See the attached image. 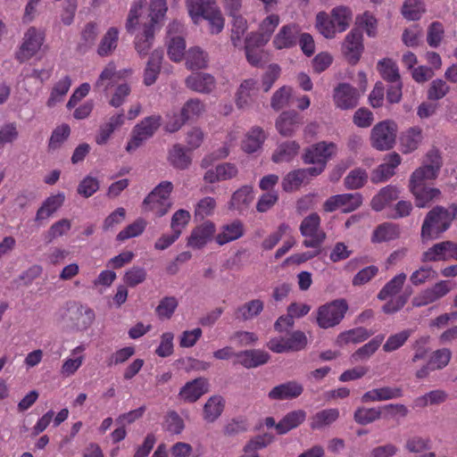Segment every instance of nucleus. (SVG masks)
Here are the masks:
<instances>
[{"label":"nucleus","mask_w":457,"mask_h":457,"mask_svg":"<svg viewBox=\"0 0 457 457\" xmlns=\"http://www.w3.org/2000/svg\"><path fill=\"white\" fill-rule=\"evenodd\" d=\"M303 392V386L297 381H287L274 386L268 394L270 400L282 401L294 399Z\"/></svg>","instance_id":"23"},{"label":"nucleus","mask_w":457,"mask_h":457,"mask_svg":"<svg viewBox=\"0 0 457 457\" xmlns=\"http://www.w3.org/2000/svg\"><path fill=\"white\" fill-rule=\"evenodd\" d=\"M119 34V29L116 27H110L105 31L97 47V54L100 56L112 54L118 46Z\"/></svg>","instance_id":"39"},{"label":"nucleus","mask_w":457,"mask_h":457,"mask_svg":"<svg viewBox=\"0 0 457 457\" xmlns=\"http://www.w3.org/2000/svg\"><path fill=\"white\" fill-rule=\"evenodd\" d=\"M224 402L220 396L210 397L204 406V419L207 422L216 420L223 411Z\"/></svg>","instance_id":"56"},{"label":"nucleus","mask_w":457,"mask_h":457,"mask_svg":"<svg viewBox=\"0 0 457 457\" xmlns=\"http://www.w3.org/2000/svg\"><path fill=\"white\" fill-rule=\"evenodd\" d=\"M437 176L438 171L436 170V166L430 168L428 164H423L412 172L409 186L425 185L428 180L436 179Z\"/></svg>","instance_id":"58"},{"label":"nucleus","mask_w":457,"mask_h":457,"mask_svg":"<svg viewBox=\"0 0 457 457\" xmlns=\"http://www.w3.org/2000/svg\"><path fill=\"white\" fill-rule=\"evenodd\" d=\"M46 40L44 29L29 27L23 34L21 43L15 53L20 62H25L36 56L42 49Z\"/></svg>","instance_id":"5"},{"label":"nucleus","mask_w":457,"mask_h":457,"mask_svg":"<svg viewBox=\"0 0 457 457\" xmlns=\"http://www.w3.org/2000/svg\"><path fill=\"white\" fill-rule=\"evenodd\" d=\"M203 19L207 21L211 34H219L222 31L225 20L217 6L208 7Z\"/></svg>","instance_id":"57"},{"label":"nucleus","mask_w":457,"mask_h":457,"mask_svg":"<svg viewBox=\"0 0 457 457\" xmlns=\"http://www.w3.org/2000/svg\"><path fill=\"white\" fill-rule=\"evenodd\" d=\"M162 53L155 50L152 53L144 72V83L145 86L153 85L159 75Z\"/></svg>","instance_id":"43"},{"label":"nucleus","mask_w":457,"mask_h":457,"mask_svg":"<svg viewBox=\"0 0 457 457\" xmlns=\"http://www.w3.org/2000/svg\"><path fill=\"white\" fill-rule=\"evenodd\" d=\"M237 174V168L230 162H224L217 165L214 169L208 170L204 179L207 183H215L218 181L231 179Z\"/></svg>","instance_id":"30"},{"label":"nucleus","mask_w":457,"mask_h":457,"mask_svg":"<svg viewBox=\"0 0 457 457\" xmlns=\"http://www.w3.org/2000/svg\"><path fill=\"white\" fill-rule=\"evenodd\" d=\"M64 198L65 197L62 193H58L49 196L38 209L36 219L39 220L49 218L62 205Z\"/></svg>","instance_id":"49"},{"label":"nucleus","mask_w":457,"mask_h":457,"mask_svg":"<svg viewBox=\"0 0 457 457\" xmlns=\"http://www.w3.org/2000/svg\"><path fill=\"white\" fill-rule=\"evenodd\" d=\"M131 72V70L127 69L117 70L115 63L110 62L101 71L95 81L94 87L96 90L106 94L116 85L118 80L129 76Z\"/></svg>","instance_id":"11"},{"label":"nucleus","mask_w":457,"mask_h":457,"mask_svg":"<svg viewBox=\"0 0 457 457\" xmlns=\"http://www.w3.org/2000/svg\"><path fill=\"white\" fill-rule=\"evenodd\" d=\"M356 25L362 29L370 37H376L378 35V20L376 17L369 12L358 15L356 17Z\"/></svg>","instance_id":"61"},{"label":"nucleus","mask_w":457,"mask_h":457,"mask_svg":"<svg viewBox=\"0 0 457 457\" xmlns=\"http://www.w3.org/2000/svg\"><path fill=\"white\" fill-rule=\"evenodd\" d=\"M333 97L337 107L345 110L353 108L357 104L359 94L353 87L343 83L335 88Z\"/></svg>","instance_id":"22"},{"label":"nucleus","mask_w":457,"mask_h":457,"mask_svg":"<svg viewBox=\"0 0 457 457\" xmlns=\"http://www.w3.org/2000/svg\"><path fill=\"white\" fill-rule=\"evenodd\" d=\"M183 25L179 21H171L167 27V52L173 62H180L186 54V43L183 37Z\"/></svg>","instance_id":"9"},{"label":"nucleus","mask_w":457,"mask_h":457,"mask_svg":"<svg viewBox=\"0 0 457 457\" xmlns=\"http://www.w3.org/2000/svg\"><path fill=\"white\" fill-rule=\"evenodd\" d=\"M426 12L422 0H405L402 7V14L409 21H418Z\"/></svg>","instance_id":"59"},{"label":"nucleus","mask_w":457,"mask_h":457,"mask_svg":"<svg viewBox=\"0 0 457 457\" xmlns=\"http://www.w3.org/2000/svg\"><path fill=\"white\" fill-rule=\"evenodd\" d=\"M207 54L200 47L195 46L188 49L186 55V62L190 69H201L206 66Z\"/></svg>","instance_id":"64"},{"label":"nucleus","mask_w":457,"mask_h":457,"mask_svg":"<svg viewBox=\"0 0 457 457\" xmlns=\"http://www.w3.org/2000/svg\"><path fill=\"white\" fill-rule=\"evenodd\" d=\"M398 126L392 120L377 123L370 130V141L373 148L378 151L392 149L396 142Z\"/></svg>","instance_id":"8"},{"label":"nucleus","mask_w":457,"mask_h":457,"mask_svg":"<svg viewBox=\"0 0 457 457\" xmlns=\"http://www.w3.org/2000/svg\"><path fill=\"white\" fill-rule=\"evenodd\" d=\"M273 436L269 434L257 436L245 444L243 448V457H260L259 451L270 445Z\"/></svg>","instance_id":"44"},{"label":"nucleus","mask_w":457,"mask_h":457,"mask_svg":"<svg viewBox=\"0 0 457 457\" xmlns=\"http://www.w3.org/2000/svg\"><path fill=\"white\" fill-rule=\"evenodd\" d=\"M400 231L396 225L392 223H383L377 227L372 233L371 242L380 244L394 240L399 237Z\"/></svg>","instance_id":"46"},{"label":"nucleus","mask_w":457,"mask_h":457,"mask_svg":"<svg viewBox=\"0 0 457 457\" xmlns=\"http://www.w3.org/2000/svg\"><path fill=\"white\" fill-rule=\"evenodd\" d=\"M453 288V284L451 281L440 280L433 287H428L415 295L412 299V304L420 307L432 303L446 295Z\"/></svg>","instance_id":"12"},{"label":"nucleus","mask_w":457,"mask_h":457,"mask_svg":"<svg viewBox=\"0 0 457 457\" xmlns=\"http://www.w3.org/2000/svg\"><path fill=\"white\" fill-rule=\"evenodd\" d=\"M188 14L195 24L202 20L208 7H212L211 0H186Z\"/></svg>","instance_id":"53"},{"label":"nucleus","mask_w":457,"mask_h":457,"mask_svg":"<svg viewBox=\"0 0 457 457\" xmlns=\"http://www.w3.org/2000/svg\"><path fill=\"white\" fill-rule=\"evenodd\" d=\"M409 189L413 195L415 205L418 208H426L432 202L438 201L442 196L439 188L425 185L409 186Z\"/></svg>","instance_id":"19"},{"label":"nucleus","mask_w":457,"mask_h":457,"mask_svg":"<svg viewBox=\"0 0 457 457\" xmlns=\"http://www.w3.org/2000/svg\"><path fill=\"white\" fill-rule=\"evenodd\" d=\"M406 280V275L404 273H399L389 280L378 294L380 300H386L389 297L399 295L404 282Z\"/></svg>","instance_id":"55"},{"label":"nucleus","mask_w":457,"mask_h":457,"mask_svg":"<svg viewBox=\"0 0 457 457\" xmlns=\"http://www.w3.org/2000/svg\"><path fill=\"white\" fill-rule=\"evenodd\" d=\"M348 310L345 299H337L320 305L316 311V322L321 328L327 329L338 325Z\"/></svg>","instance_id":"7"},{"label":"nucleus","mask_w":457,"mask_h":457,"mask_svg":"<svg viewBox=\"0 0 457 457\" xmlns=\"http://www.w3.org/2000/svg\"><path fill=\"white\" fill-rule=\"evenodd\" d=\"M339 417V411L337 408L325 409L318 411L312 417L311 427L313 429L324 428L334 423Z\"/></svg>","instance_id":"48"},{"label":"nucleus","mask_w":457,"mask_h":457,"mask_svg":"<svg viewBox=\"0 0 457 457\" xmlns=\"http://www.w3.org/2000/svg\"><path fill=\"white\" fill-rule=\"evenodd\" d=\"M216 228L213 222L206 220L195 227L187 238V245L194 249H201L212 240Z\"/></svg>","instance_id":"17"},{"label":"nucleus","mask_w":457,"mask_h":457,"mask_svg":"<svg viewBox=\"0 0 457 457\" xmlns=\"http://www.w3.org/2000/svg\"><path fill=\"white\" fill-rule=\"evenodd\" d=\"M313 177L310 168L295 170L283 179L282 187L287 192L297 190L303 182Z\"/></svg>","instance_id":"35"},{"label":"nucleus","mask_w":457,"mask_h":457,"mask_svg":"<svg viewBox=\"0 0 457 457\" xmlns=\"http://www.w3.org/2000/svg\"><path fill=\"white\" fill-rule=\"evenodd\" d=\"M263 310V302L260 299L249 301L240 306L237 311V318L247 320H252Z\"/></svg>","instance_id":"60"},{"label":"nucleus","mask_w":457,"mask_h":457,"mask_svg":"<svg viewBox=\"0 0 457 457\" xmlns=\"http://www.w3.org/2000/svg\"><path fill=\"white\" fill-rule=\"evenodd\" d=\"M125 123L123 113H116L111 116L98 129L95 140L98 145H104L112 137L115 130L121 128Z\"/></svg>","instance_id":"24"},{"label":"nucleus","mask_w":457,"mask_h":457,"mask_svg":"<svg viewBox=\"0 0 457 457\" xmlns=\"http://www.w3.org/2000/svg\"><path fill=\"white\" fill-rule=\"evenodd\" d=\"M452 241H443L433 245L421 254V262H436L451 260Z\"/></svg>","instance_id":"26"},{"label":"nucleus","mask_w":457,"mask_h":457,"mask_svg":"<svg viewBox=\"0 0 457 457\" xmlns=\"http://www.w3.org/2000/svg\"><path fill=\"white\" fill-rule=\"evenodd\" d=\"M402 162L401 156L397 153L387 154L384 162L381 163L371 175V180L375 183L383 182L389 179L395 172V169Z\"/></svg>","instance_id":"21"},{"label":"nucleus","mask_w":457,"mask_h":457,"mask_svg":"<svg viewBox=\"0 0 457 457\" xmlns=\"http://www.w3.org/2000/svg\"><path fill=\"white\" fill-rule=\"evenodd\" d=\"M266 45H260L257 38L247 36L245 39V50L247 61L254 66L260 65L267 61L268 52L264 50Z\"/></svg>","instance_id":"28"},{"label":"nucleus","mask_w":457,"mask_h":457,"mask_svg":"<svg viewBox=\"0 0 457 457\" xmlns=\"http://www.w3.org/2000/svg\"><path fill=\"white\" fill-rule=\"evenodd\" d=\"M173 185L170 181H162L145 198L143 210L152 212L157 217L164 216L171 207L170 195Z\"/></svg>","instance_id":"4"},{"label":"nucleus","mask_w":457,"mask_h":457,"mask_svg":"<svg viewBox=\"0 0 457 457\" xmlns=\"http://www.w3.org/2000/svg\"><path fill=\"white\" fill-rule=\"evenodd\" d=\"M363 50L362 36L354 30L349 32L342 44V53L346 60L351 64H356Z\"/></svg>","instance_id":"18"},{"label":"nucleus","mask_w":457,"mask_h":457,"mask_svg":"<svg viewBox=\"0 0 457 457\" xmlns=\"http://www.w3.org/2000/svg\"><path fill=\"white\" fill-rule=\"evenodd\" d=\"M254 193L251 187L245 186L237 190L230 200V208L243 211L245 210L253 202Z\"/></svg>","instance_id":"47"},{"label":"nucleus","mask_w":457,"mask_h":457,"mask_svg":"<svg viewBox=\"0 0 457 457\" xmlns=\"http://www.w3.org/2000/svg\"><path fill=\"white\" fill-rule=\"evenodd\" d=\"M337 153L336 144L321 141L308 147L303 155V160L306 164H313V167H310L312 176H319L324 171L328 160Z\"/></svg>","instance_id":"3"},{"label":"nucleus","mask_w":457,"mask_h":457,"mask_svg":"<svg viewBox=\"0 0 457 457\" xmlns=\"http://www.w3.org/2000/svg\"><path fill=\"white\" fill-rule=\"evenodd\" d=\"M423 140L422 129L419 127H411L403 131L399 138L401 150L403 154H409L420 145Z\"/></svg>","instance_id":"32"},{"label":"nucleus","mask_w":457,"mask_h":457,"mask_svg":"<svg viewBox=\"0 0 457 457\" xmlns=\"http://www.w3.org/2000/svg\"><path fill=\"white\" fill-rule=\"evenodd\" d=\"M265 137V133L262 129L253 128L245 135L242 142V149L248 154L254 153L261 148Z\"/></svg>","instance_id":"50"},{"label":"nucleus","mask_w":457,"mask_h":457,"mask_svg":"<svg viewBox=\"0 0 457 457\" xmlns=\"http://www.w3.org/2000/svg\"><path fill=\"white\" fill-rule=\"evenodd\" d=\"M402 395V390L398 387H380L366 392L361 396L362 403L386 401L398 398Z\"/></svg>","instance_id":"38"},{"label":"nucleus","mask_w":457,"mask_h":457,"mask_svg":"<svg viewBox=\"0 0 457 457\" xmlns=\"http://www.w3.org/2000/svg\"><path fill=\"white\" fill-rule=\"evenodd\" d=\"M361 204V194H342L329 197L324 204V209L327 212L340 210L343 212H351L359 208Z\"/></svg>","instance_id":"13"},{"label":"nucleus","mask_w":457,"mask_h":457,"mask_svg":"<svg viewBox=\"0 0 457 457\" xmlns=\"http://www.w3.org/2000/svg\"><path fill=\"white\" fill-rule=\"evenodd\" d=\"M306 419V412L303 410H295L286 414L276 425V430L283 435L300 426Z\"/></svg>","instance_id":"36"},{"label":"nucleus","mask_w":457,"mask_h":457,"mask_svg":"<svg viewBox=\"0 0 457 457\" xmlns=\"http://www.w3.org/2000/svg\"><path fill=\"white\" fill-rule=\"evenodd\" d=\"M299 33L300 29L297 25L294 23L283 25L273 37V47L280 51L295 46Z\"/></svg>","instance_id":"16"},{"label":"nucleus","mask_w":457,"mask_h":457,"mask_svg":"<svg viewBox=\"0 0 457 457\" xmlns=\"http://www.w3.org/2000/svg\"><path fill=\"white\" fill-rule=\"evenodd\" d=\"M145 0H134L131 3L125 28L128 32H134L137 29L144 30L145 24H149L148 15H145Z\"/></svg>","instance_id":"15"},{"label":"nucleus","mask_w":457,"mask_h":457,"mask_svg":"<svg viewBox=\"0 0 457 457\" xmlns=\"http://www.w3.org/2000/svg\"><path fill=\"white\" fill-rule=\"evenodd\" d=\"M86 349L85 345H79L70 351L62 361L59 370L61 377L71 378L79 370L86 361Z\"/></svg>","instance_id":"14"},{"label":"nucleus","mask_w":457,"mask_h":457,"mask_svg":"<svg viewBox=\"0 0 457 457\" xmlns=\"http://www.w3.org/2000/svg\"><path fill=\"white\" fill-rule=\"evenodd\" d=\"M244 223L238 220H236L221 226L215 237V240L219 245H223L239 239L244 236Z\"/></svg>","instance_id":"25"},{"label":"nucleus","mask_w":457,"mask_h":457,"mask_svg":"<svg viewBox=\"0 0 457 457\" xmlns=\"http://www.w3.org/2000/svg\"><path fill=\"white\" fill-rule=\"evenodd\" d=\"M301 118L295 112H286L276 120V129L283 137H291L299 128Z\"/></svg>","instance_id":"33"},{"label":"nucleus","mask_w":457,"mask_h":457,"mask_svg":"<svg viewBox=\"0 0 457 457\" xmlns=\"http://www.w3.org/2000/svg\"><path fill=\"white\" fill-rule=\"evenodd\" d=\"M161 125V117L153 115L145 118L138 122L132 129L130 137L125 145L129 154L137 151L143 144L152 137Z\"/></svg>","instance_id":"6"},{"label":"nucleus","mask_w":457,"mask_h":457,"mask_svg":"<svg viewBox=\"0 0 457 457\" xmlns=\"http://www.w3.org/2000/svg\"><path fill=\"white\" fill-rule=\"evenodd\" d=\"M452 353L449 349H440L433 353L429 359L428 365L423 366L416 371V376L419 378H426L430 370H441L447 366L451 360Z\"/></svg>","instance_id":"29"},{"label":"nucleus","mask_w":457,"mask_h":457,"mask_svg":"<svg viewBox=\"0 0 457 457\" xmlns=\"http://www.w3.org/2000/svg\"><path fill=\"white\" fill-rule=\"evenodd\" d=\"M257 92L256 81L253 79L243 81L237 94V104L243 108L246 106Z\"/></svg>","instance_id":"52"},{"label":"nucleus","mask_w":457,"mask_h":457,"mask_svg":"<svg viewBox=\"0 0 457 457\" xmlns=\"http://www.w3.org/2000/svg\"><path fill=\"white\" fill-rule=\"evenodd\" d=\"M168 11L166 0H151L148 7V27L159 29Z\"/></svg>","instance_id":"37"},{"label":"nucleus","mask_w":457,"mask_h":457,"mask_svg":"<svg viewBox=\"0 0 457 457\" xmlns=\"http://www.w3.org/2000/svg\"><path fill=\"white\" fill-rule=\"evenodd\" d=\"M378 70L382 78L389 82L400 80V73L397 64L389 58L383 59L378 62Z\"/></svg>","instance_id":"62"},{"label":"nucleus","mask_w":457,"mask_h":457,"mask_svg":"<svg viewBox=\"0 0 457 457\" xmlns=\"http://www.w3.org/2000/svg\"><path fill=\"white\" fill-rule=\"evenodd\" d=\"M400 190L395 186H386L376 194L370 202L371 208L379 212L387 206L392 201L399 197Z\"/></svg>","instance_id":"34"},{"label":"nucleus","mask_w":457,"mask_h":457,"mask_svg":"<svg viewBox=\"0 0 457 457\" xmlns=\"http://www.w3.org/2000/svg\"><path fill=\"white\" fill-rule=\"evenodd\" d=\"M95 312L88 306L77 307L75 316L72 318L73 326L79 331H86L94 323Z\"/></svg>","instance_id":"42"},{"label":"nucleus","mask_w":457,"mask_h":457,"mask_svg":"<svg viewBox=\"0 0 457 457\" xmlns=\"http://www.w3.org/2000/svg\"><path fill=\"white\" fill-rule=\"evenodd\" d=\"M71 86V79L69 76L59 79L51 87L46 106L54 108L62 103Z\"/></svg>","instance_id":"31"},{"label":"nucleus","mask_w":457,"mask_h":457,"mask_svg":"<svg viewBox=\"0 0 457 457\" xmlns=\"http://www.w3.org/2000/svg\"><path fill=\"white\" fill-rule=\"evenodd\" d=\"M168 162L176 169L186 170L190 166L192 157L182 145L176 144L169 151Z\"/></svg>","instance_id":"41"},{"label":"nucleus","mask_w":457,"mask_h":457,"mask_svg":"<svg viewBox=\"0 0 457 457\" xmlns=\"http://www.w3.org/2000/svg\"><path fill=\"white\" fill-rule=\"evenodd\" d=\"M445 36V27L439 21H434L427 29V43L432 48H437Z\"/></svg>","instance_id":"63"},{"label":"nucleus","mask_w":457,"mask_h":457,"mask_svg":"<svg viewBox=\"0 0 457 457\" xmlns=\"http://www.w3.org/2000/svg\"><path fill=\"white\" fill-rule=\"evenodd\" d=\"M209 383L204 378H197L187 382L179 390V397L187 403H195L208 392Z\"/></svg>","instance_id":"20"},{"label":"nucleus","mask_w":457,"mask_h":457,"mask_svg":"<svg viewBox=\"0 0 457 457\" xmlns=\"http://www.w3.org/2000/svg\"><path fill=\"white\" fill-rule=\"evenodd\" d=\"M300 145L295 141H289L280 145L272 154L275 162H289L299 152Z\"/></svg>","instance_id":"54"},{"label":"nucleus","mask_w":457,"mask_h":457,"mask_svg":"<svg viewBox=\"0 0 457 457\" xmlns=\"http://www.w3.org/2000/svg\"><path fill=\"white\" fill-rule=\"evenodd\" d=\"M189 88L199 92L208 93L214 88V79L207 73H194L187 79Z\"/></svg>","instance_id":"40"},{"label":"nucleus","mask_w":457,"mask_h":457,"mask_svg":"<svg viewBox=\"0 0 457 457\" xmlns=\"http://www.w3.org/2000/svg\"><path fill=\"white\" fill-rule=\"evenodd\" d=\"M320 219L312 213L303 219L300 231L304 237L303 245L308 248H319L326 238L325 233L320 229Z\"/></svg>","instance_id":"10"},{"label":"nucleus","mask_w":457,"mask_h":457,"mask_svg":"<svg viewBox=\"0 0 457 457\" xmlns=\"http://www.w3.org/2000/svg\"><path fill=\"white\" fill-rule=\"evenodd\" d=\"M457 218V204L448 208L441 205L433 207L425 216L421 225L420 237L423 242L438 239L447 231Z\"/></svg>","instance_id":"1"},{"label":"nucleus","mask_w":457,"mask_h":457,"mask_svg":"<svg viewBox=\"0 0 457 457\" xmlns=\"http://www.w3.org/2000/svg\"><path fill=\"white\" fill-rule=\"evenodd\" d=\"M279 23V16L276 13H270L260 22L258 31L251 33L249 36L257 38L260 45H267Z\"/></svg>","instance_id":"27"},{"label":"nucleus","mask_w":457,"mask_h":457,"mask_svg":"<svg viewBox=\"0 0 457 457\" xmlns=\"http://www.w3.org/2000/svg\"><path fill=\"white\" fill-rule=\"evenodd\" d=\"M353 12L349 7H334L330 13L320 12L316 14L315 28L325 38L332 39L345 31L351 23Z\"/></svg>","instance_id":"2"},{"label":"nucleus","mask_w":457,"mask_h":457,"mask_svg":"<svg viewBox=\"0 0 457 457\" xmlns=\"http://www.w3.org/2000/svg\"><path fill=\"white\" fill-rule=\"evenodd\" d=\"M158 29L148 27L145 24L144 30L140 31L135 41V47L140 55L147 54L150 48L153 46L154 34Z\"/></svg>","instance_id":"51"},{"label":"nucleus","mask_w":457,"mask_h":457,"mask_svg":"<svg viewBox=\"0 0 457 457\" xmlns=\"http://www.w3.org/2000/svg\"><path fill=\"white\" fill-rule=\"evenodd\" d=\"M237 361L246 368H253L264 364L269 360V354L260 350L245 351L237 354Z\"/></svg>","instance_id":"45"}]
</instances>
